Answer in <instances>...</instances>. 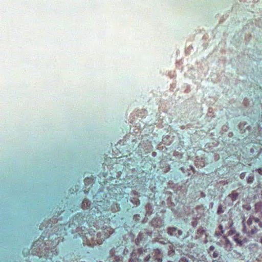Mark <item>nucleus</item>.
Returning <instances> with one entry per match:
<instances>
[{"instance_id":"nucleus-1","label":"nucleus","mask_w":262,"mask_h":262,"mask_svg":"<svg viewBox=\"0 0 262 262\" xmlns=\"http://www.w3.org/2000/svg\"><path fill=\"white\" fill-rule=\"evenodd\" d=\"M88 179H89V178H86V179H85L84 180V181H86V180H88Z\"/></svg>"}]
</instances>
